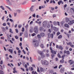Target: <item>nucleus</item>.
I'll return each instance as SVG.
<instances>
[{"label":"nucleus","instance_id":"1","mask_svg":"<svg viewBox=\"0 0 74 74\" xmlns=\"http://www.w3.org/2000/svg\"><path fill=\"white\" fill-rule=\"evenodd\" d=\"M33 42L34 43H35L34 45L33 44V45H35V47H38L39 45V43L37 42V41L36 40H33Z\"/></svg>","mask_w":74,"mask_h":74},{"label":"nucleus","instance_id":"2","mask_svg":"<svg viewBox=\"0 0 74 74\" xmlns=\"http://www.w3.org/2000/svg\"><path fill=\"white\" fill-rule=\"evenodd\" d=\"M42 64H44V65H48V62L47 61L45 60L42 62Z\"/></svg>","mask_w":74,"mask_h":74},{"label":"nucleus","instance_id":"3","mask_svg":"<svg viewBox=\"0 0 74 74\" xmlns=\"http://www.w3.org/2000/svg\"><path fill=\"white\" fill-rule=\"evenodd\" d=\"M34 32L35 33H38V27L35 26L34 27Z\"/></svg>","mask_w":74,"mask_h":74},{"label":"nucleus","instance_id":"4","mask_svg":"<svg viewBox=\"0 0 74 74\" xmlns=\"http://www.w3.org/2000/svg\"><path fill=\"white\" fill-rule=\"evenodd\" d=\"M73 23H74V20H72L71 21L69 20V22H68V24L69 25H73Z\"/></svg>","mask_w":74,"mask_h":74},{"label":"nucleus","instance_id":"5","mask_svg":"<svg viewBox=\"0 0 74 74\" xmlns=\"http://www.w3.org/2000/svg\"><path fill=\"white\" fill-rule=\"evenodd\" d=\"M67 44L68 45H70L71 47H72V48H74V45H72V43L71 42H69L68 43H67Z\"/></svg>","mask_w":74,"mask_h":74},{"label":"nucleus","instance_id":"6","mask_svg":"<svg viewBox=\"0 0 74 74\" xmlns=\"http://www.w3.org/2000/svg\"><path fill=\"white\" fill-rule=\"evenodd\" d=\"M64 54H66V53L67 55H70V51H66L65 50L64 51Z\"/></svg>","mask_w":74,"mask_h":74},{"label":"nucleus","instance_id":"7","mask_svg":"<svg viewBox=\"0 0 74 74\" xmlns=\"http://www.w3.org/2000/svg\"><path fill=\"white\" fill-rule=\"evenodd\" d=\"M64 71V69L63 68H61L60 69V72L61 73H62Z\"/></svg>","mask_w":74,"mask_h":74},{"label":"nucleus","instance_id":"8","mask_svg":"<svg viewBox=\"0 0 74 74\" xmlns=\"http://www.w3.org/2000/svg\"><path fill=\"white\" fill-rule=\"evenodd\" d=\"M69 62L71 65L72 64H73L74 62V61H73L72 60H70Z\"/></svg>","mask_w":74,"mask_h":74},{"label":"nucleus","instance_id":"9","mask_svg":"<svg viewBox=\"0 0 74 74\" xmlns=\"http://www.w3.org/2000/svg\"><path fill=\"white\" fill-rule=\"evenodd\" d=\"M60 4H63V2L62 1L60 0L59 1V2H58V4L60 5Z\"/></svg>","mask_w":74,"mask_h":74},{"label":"nucleus","instance_id":"10","mask_svg":"<svg viewBox=\"0 0 74 74\" xmlns=\"http://www.w3.org/2000/svg\"><path fill=\"white\" fill-rule=\"evenodd\" d=\"M43 26L44 27H45L47 26V22L45 21L43 23Z\"/></svg>","mask_w":74,"mask_h":74},{"label":"nucleus","instance_id":"11","mask_svg":"<svg viewBox=\"0 0 74 74\" xmlns=\"http://www.w3.org/2000/svg\"><path fill=\"white\" fill-rule=\"evenodd\" d=\"M51 53H52V54H54V55L56 54V51L54 50H53L52 51H51Z\"/></svg>","mask_w":74,"mask_h":74},{"label":"nucleus","instance_id":"12","mask_svg":"<svg viewBox=\"0 0 74 74\" xmlns=\"http://www.w3.org/2000/svg\"><path fill=\"white\" fill-rule=\"evenodd\" d=\"M13 70L14 71L13 72V73H17V71H16V68L15 67L14 68Z\"/></svg>","mask_w":74,"mask_h":74},{"label":"nucleus","instance_id":"13","mask_svg":"<svg viewBox=\"0 0 74 74\" xmlns=\"http://www.w3.org/2000/svg\"><path fill=\"white\" fill-rule=\"evenodd\" d=\"M40 71L41 72H42L43 71H44V69L42 67H40Z\"/></svg>","mask_w":74,"mask_h":74},{"label":"nucleus","instance_id":"14","mask_svg":"<svg viewBox=\"0 0 74 74\" xmlns=\"http://www.w3.org/2000/svg\"><path fill=\"white\" fill-rule=\"evenodd\" d=\"M64 26L65 27H67V28H69V25H68L67 24H64Z\"/></svg>","mask_w":74,"mask_h":74},{"label":"nucleus","instance_id":"15","mask_svg":"<svg viewBox=\"0 0 74 74\" xmlns=\"http://www.w3.org/2000/svg\"><path fill=\"white\" fill-rule=\"evenodd\" d=\"M38 53L41 56H42V55H43V53H42V51H38Z\"/></svg>","mask_w":74,"mask_h":74},{"label":"nucleus","instance_id":"16","mask_svg":"<svg viewBox=\"0 0 74 74\" xmlns=\"http://www.w3.org/2000/svg\"><path fill=\"white\" fill-rule=\"evenodd\" d=\"M59 49H60L61 50H63V47H62V46L61 45H60L59 46Z\"/></svg>","mask_w":74,"mask_h":74},{"label":"nucleus","instance_id":"17","mask_svg":"<svg viewBox=\"0 0 74 74\" xmlns=\"http://www.w3.org/2000/svg\"><path fill=\"white\" fill-rule=\"evenodd\" d=\"M33 7H34V6H32L30 8V10L31 11H34V10H33Z\"/></svg>","mask_w":74,"mask_h":74},{"label":"nucleus","instance_id":"18","mask_svg":"<svg viewBox=\"0 0 74 74\" xmlns=\"http://www.w3.org/2000/svg\"><path fill=\"white\" fill-rule=\"evenodd\" d=\"M8 51H9L11 53H12V52H13V50L12 49H9Z\"/></svg>","mask_w":74,"mask_h":74},{"label":"nucleus","instance_id":"19","mask_svg":"<svg viewBox=\"0 0 74 74\" xmlns=\"http://www.w3.org/2000/svg\"><path fill=\"white\" fill-rule=\"evenodd\" d=\"M40 46L41 48H43L44 47V45L42 43L40 45Z\"/></svg>","mask_w":74,"mask_h":74},{"label":"nucleus","instance_id":"20","mask_svg":"<svg viewBox=\"0 0 74 74\" xmlns=\"http://www.w3.org/2000/svg\"><path fill=\"white\" fill-rule=\"evenodd\" d=\"M62 38V36L61 35H59L58 37V39H60V38Z\"/></svg>","mask_w":74,"mask_h":74},{"label":"nucleus","instance_id":"21","mask_svg":"<svg viewBox=\"0 0 74 74\" xmlns=\"http://www.w3.org/2000/svg\"><path fill=\"white\" fill-rule=\"evenodd\" d=\"M47 35L48 36V38H51V34L49 33L47 34Z\"/></svg>","mask_w":74,"mask_h":74},{"label":"nucleus","instance_id":"22","mask_svg":"<svg viewBox=\"0 0 74 74\" xmlns=\"http://www.w3.org/2000/svg\"><path fill=\"white\" fill-rule=\"evenodd\" d=\"M29 70H30V71H33V68L32 67H29Z\"/></svg>","mask_w":74,"mask_h":74},{"label":"nucleus","instance_id":"23","mask_svg":"<svg viewBox=\"0 0 74 74\" xmlns=\"http://www.w3.org/2000/svg\"><path fill=\"white\" fill-rule=\"evenodd\" d=\"M66 22H69V18H66Z\"/></svg>","mask_w":74,"mask_h":74},{"label":"nucleus","instance_id":"24","mask_svg":"<svg viewBox=\"0 0 74 74\" xmlns=\"http://www.w3.org/2000/svg\"><path fill=\"white\" fill-rule=\"evenodd\" d=\"M37 37L38 38H41V36L40 34L38 35L37 36Z\"/></svg>","mask_w":74,"mask_h":74},{"label":"nucleus","instance_id":"25","mask_svg":"<svg viewBox=\"0 0 74 74\" xmlns=\"http://www.w3.org/2000/svg\"><path fill=\"white\" fill-rule=\"evenodd\" d=\"M0 74H4V72L3 71L1 70H0Z\"/></svg>","mask_w":74,"mask_h":74},{"label":"nucleus","instance_id":"26","mask_svg":"<svg viewBox=\"0 0 74 74\" xmlns=\"http://www.w3.org/2000/svg\"><path fill=\"white\" fill-rule=\"evenodd\" d=\"M6 8H8L9 9V10H10V11H12L11 9V8H10V7H9L6 6Z\"/></svg>","mask_w":74,"mask_h":74},{"label":"nucleus","instance_id":"27","mask_svg":"<svg viewBox=\"0 0 74 74\" xmlns=\"http://www.w3.org/2000/svg\"><path fill=\"white\" fill-rule=\"evenodd\" d=\"M43 29L44 28H43L42 27H40V31H42V30H43Z\"/></svg>","mask_w":74,"mask_h":74},{"label":"nucleus","instance_id":"28","mask_svg":"<svg viewBox=\"0 0 74 74\" xmlns=\"http://www.w3.org/2000/svg\"><path fill=\"white\" fill-rule=\"evenodd\" d=\"M65 57V55H64H64H63V56H62V60H64V58Z\"/></svg>","mask_w":74,"mask_h":74},{"label":"nucleus","instance_id":"29","mask_svg":"<svg viewBox=\"0 0 74 74\" xmlns=\"http://www.w3.org/2000/svg\"><path fill=\"white\" fill-rule=\"evenodd\" d=\"M53 24L54 25H55L56 26V25H57V24L56 23V21H54L53 22Z\"/></svg>","mask_w":74,"mask_h":74},{"label":"nucleus","instance_id":"30","mask_svg":"<svg viewBox=\"0 0 74 74\" xmlns=\"http://www.w3.org/2000/svg\"><path fill=\"white\" fill-rule=\"evenodd\" d=\"M57 56L59 58H61V56L60 55L59 53H58L57 55Z\"/></svg>","mask_w":74,"mask_h":74},{"label":"nucleus","instance_id":"31","mask_svg":"<svg viewBox=\"0 0 74 74\" xmlns=\"http://www.w3.org/2000/svg\"><path fill=\"white\" fill-rule=\"evenodd\" d=\"M53 29L55 30V31H56L57 29V28L54 27L53 28Z\"/></svg>","mask_w":74,"mask_h":74},{"label":"nucleus","instance_id":"32","mask_svg":"<svg viewBox=\"0 0 74 74\" xmlns=\"http://www.w3.org/2000/svg\"><path fill=\"white\" fill-rule=\"evenodd\" d=\"M0 8H1L3 10H4V8L2 6H1Z\"/></svg>","mask_w":74,"mask_h":74},{"label":"nucleus","instance_id":"33","mask_svg":"<svg viewBox=\"0 0 74 74\" xmlns=\"http://www.w3.org/2000/svg\"><path fill=\"white\" fill-rule=\"evenodd\" d=\"M41 35L42 37H44L45 36V34L44 33H42L41 34Z\"/></svg>","mask_w":74,"mask_h":74},{"label":"nucleus","instance_id":"34","mask_svg":"<svg viewBox=\"0 0 74 74\" xmlns=\"http://www.w3.org/2000/svg\"><path fill=\"white\" fill-rule=\"evenodd\" d=\"M60 63H64V60H60Z\"/></svg>","mask_w":74,"mask_h":74},{"label":"nucleus","instance_id":"35","mask_svg":"<svg viewBox=\"0 0 74 74\" xmlns=\"http://www.w3.org/2000/svg\"><path fill=\"white\" fill-rule=\"evenodd\" d=\"M41 56V57L42 58H45V55H44V54H43Z\"/></svg>","mask_w":74,"mask_h":74},{"label":"nucleus","instance_id":"36","mask_svg":"<svg viewBox=\"0 0 74 74\" xmlns=\"http://www.w3.org/2000/svg\"><path fill=\"white\" fill-rule=\"evenodd\" d=\"M9 32L10 33H13V32L12 31V29H10Z\"/></svg>","mask_w":74,"mask_h":74},{"label":"nucleus","instance_id":"37","mask_svg":"<svg viewBox=\"0 0 74 74\" xmlns=\"http://www.w3.org/2000/svg\"><path fill=\"white\" fill-rule=\"evenodd\" d=\"M24 31H25V28H24V27H23L22 28V32H23Z\"/></svg>","mask_w":74,"mask_h":74},{"label":"nucleus","instance_id":"38","mask_svg":"<svg viewBox=\"0 0 74 74\" xmlns=\"http://www.w3.org/2000/svg\"><path fill=\"white\" fill-rule=\"evenodd\" d=\"M46 56L47 57H49V54L46 53Z\"/></svg>","mask_w":74,"mask_h":74},{"label":"nucleus","instance_id":"39","mask_svg":"<svg viewBox=\"0 0 74 74\" xmlns=\"http://www.w3.org/2000/svg\"><path fill=\"white\" fill-rule=\"evenodd\" d=\"M60 34V32H58L57 33V36H59V34Z\"/></svg>","mask_w":74,"mask_h":74},{"label":"nucleus","instance_id":"40","mask_svg":"<svg viewBox=\"0 0 74 74\" xmlns=\"http://www.w3.org/2000/svg\"><path fill=\"white\" fill-rule=\"evenodd\" d=\"M56 48H57V49H59V45H56Z\"/></svg>","mask_w":74,"mask_h":74},{"label":"nucleus","instance_id":"41","mask_svg":"<svg viewBox=\"0 0 74 74\" xmlns=\"http://www.w3.org/2000/svg\"><path fill=\"white\" fill-rule=\"evenodd\" d=\"M0 67H1V70H3V67L2 66H1V65L0 64Z\"/></svg>","mask_w":74,"mask_h":74},{"label":"nucleus","instance_id":"42","mask_svg":"<svg viewBox=\"0 0 74 74\" xmlns=\"http://www.w3.org/2000/svg\"><path fill=\"white\" fill-rule=\"evenodd\" d=\"M68 74H73V73L71 72H68Z\"/></svg>","mask_w":74,"mask_h":74},{"label":"nucleus","instance_id":"43","mask_svg":"<svg viewBox=\"0 0 74 74\" xmlns=\"http://www.w3.org/2000/svg\"><path fill=\"white\" fill-rule=\"evenodd\" d=\"M62 66V65H60L58 67V68L59 69H60V68Z\"/></svg>","mask_w":74,"mask_h":74},{"label":"nucleus","instance_id":"44","mask_svg":"<svg viewBox=\"0 0 74 74\" xmlns=\"http://www.w3.org/2000/svg\"><path fill=\"white\" fill-rule=\"evenodd\" d=\"M22 27V25H18V27L19 28H21V27Z\"/></svg>","mask_w":74,"mask_h":74},{"label":"nucleus","instance_id":"45","mask_svg":"<svg viewBox=\"0 0 74 74\" xmlns=\"http://www.w3.org/2000/svg\"><path fill=\"white\" fill-rule=\"evenodd\" d=\"M15 38H16V39H18V36H15Z\"/></svg>","mask_w":74,"mask_h":74},{"label":"nucleus","instance_id":"46","mask_svg":"<svg viewBox=\"0 0 74 74\" xmlns=\"http://www.w3.org/2000/svg\"><path fill=\"white\" fill-rule=\"evenodd\" d=\"M66 35L67 36L68 38H70V36L69 35V34H67Z\"/></svg>","mask_w":74,"mask_h":74},{"label":"nucleus","instance_id":"47","mask_svg":"<svg viewBox=\"0 0 74 74\" xmlns=\"http://www.w3.org/2000/svg\"><path fill=\"white\" fill-rule=\"evenodd\" d=\"M35 35H36V34L35 33H33V34H32V36H35Z\"/></svg>","mask_w":74,"mask_h":74},{"label":"nucleus","instance_id":"48","mask_svg":"<svg viewBox=\"0 0 74 74\" xmlns=\"http://www.w3.org/2000/svg\"><path fill=\"white\" fill-rule=\"evenodd\" d=\"M15 30L16 32L17 33H18V30L17 29H16Z\"/></svg>","mask_w":74,"mask_h":74},{"label":"nucleus","instance_id":"49","mask_svg":"<svg viewBox=\"0 0 74 74\" xmlns=\"http://www.w3.org/2000/svg\"><path fill=\"white\" fill-rule=\"evenodd\" d=\"M51 10L52 11H53L55 10V8H54L51 7Z\"/></svg>","mask_w":74,"mask_h":74},{"label":"nucleus","instance_id":"50","mask_svg":"<svg viewBox=\"0 0 74 74\" xmlns=\"http://www.w3.org/2000/svg\"><path fill=\"white\" fill-rule=\"evenodd\" d=\"M52 42H51L50 43V44H49L50 47H51V46H52Z\"/></svg>","mask_w":74,"mask_h":74},{"label":"nucleus","instance_id":"51","mask_svg":"<svg viewBox=\"0 0 74 74\" xmlns=\"http://www.w3.org/2000/svg\"><path fill=\"white\" fill-rule=\"evenodd\" d=\"M32 67H35V68H36V66L34 64H32Z\"/></svg>","mask_w":74,"mask_h":74},{"label":"nucleus","instance_id":"52","mask_svg":"<svg viewBox=\"0 0 74 74\" xmlns=\"http://www.w3.org/2000/svg\"><path fill=\"white\" fill-rule=\"evenodd\" d=\"M32 16L33 17H36V14H33Z\"/></svg>","mask_w":74,"mask_h":74},{"label":"nucleus","instance_id":"53","mask_svg":"<svg viewBox=\"0 0 74 74\" xmlns=\"http://www.w3.org/2000/svg\"><path fill=\"white\" fill-rule=\"evenodd\" d=\"M1 64H3V61L1 60L0 62Z\"/></svg>","mask_w":74,"mask_h":74},{"label":"nucleus","instance_id":"54","mask_svg":"<svg viewBox=\"0 0 74 74\" xmlns=\"http://www.w3.org/2000/svg\"><path fill=\"white\" fill-rule=\"evenodd\" d=\"M37 71H38V72L39 73H40V70H39V68H37Z\"/></svg>","mask_w":74,"mask_h":74},{"label":"nucleus","instance_id":"55","mask_svg":"<svg viewBox=\"0 0 74 74\" xmlns=\"http://www.w3.org/2000/svg\"><path fill=\"white\" fill-rule=\"evenodd\" d=\"M54 56H55V55L54 54L51 55V57H52V58H53V57H54Z\"/></svg>","mask_w":74,"mask_h":74},{"label":"nucleus","instance_id":"56","mask_svg":"<svg viewBox=\"0 0 74 74\" xmlns=\"http://www.w3.org/2000/svg\"><path fill=\"white\" fill-rule=\"evenodd\" d=\"M16 11L18 12V13H20V12H21V10H17Z\"/></svg>","mask_w":74,"mask_h":74},{"label":"nucleus","instance_id":"57","mask_svg":"<svg viewBox=\"0 0 74 74\" xmlns=\"http://www.w3.org/2000/svg\"><path fill=\"white\" fill-rule=\"evenodd\" d=\"M23 52L24 54H26V52H25V50H23Z\"/></svg>","mask_w":74,"mask_h":74},{"label":"nucleus","instance_id":"58","mask_svg":"<svg viewBox=\"0 0 74 74\" xmlns=\"http://www.w3.org/2000/svg\"><path fill=\"white\" fill-rule=\"evenodd\" d=\"M9 21H10V22H13V20H12V19L11 18L10 19Z\"/></svg>","mask_w":74,"mask_h":74},{"label":"nucleus","instance_id":"59","mask_svg":"<svg viewBox=\"0 0 74 74\" xmlns=\"http://www.w3.org/2000/svg\"><path fill=\"white\" fill-rule=\"evenodd\" d=\"M54 69H57L58 68V66H54L53 67Z\"/></svg>","mask_w":74,"mask_h":74},{"label":"nucleus","instance_id":"60","mask_svg":"<svg viewBox=\"0 0 74 74\" xmlns=\"http://www.w3.org/2000/svg\"><path fill=\"white\" fill-rule=\"evenodd\" d=\"M48 31H49V33H51V29H49L48 30Z\"/></svg>","mask_w":74,"mask_h":74},{"label":"nucleus","instance_id":"61","mask_svg":"<svg viewBox=\"0 0 74 74\" xmlns=\"http://www.w3.org/2000/svg\"><path fill=\"white\" fill-rule=\"evenodd\" d=\"M25 68H27V64H25Z\"/></svg>","mask_w":74,"mask_h":74},{"label":"nucleus","instance_id":"62","mask_svg":"<svg viewBox=\"0 0 74 74\" xmlns=\"http://www.w3.org/2000/svg\"><path fill=\"white\" fill-rule=\"evenodd\" d=\"M47 28H49L50 27V25H47Z\"/></svg>","mask_w":74,"mask_h":74},{"label":"nucleus","instance_id":"63","mask_svg":"<svg viewBox=\"0 0 74 74\" xmlns=\"http://www.w3.org/2000/svg\"><path fill=\"white\" fill-rule=\"evenodd\" d=\"M21 50H19L18 51V53H21Z\"/></svg>","mask_w":74,"mask_h":74},{"label":"nucleus","instance_id":"64","mask_svg":"<svg viewBox=\"0 0 74 74\" xmlns=\"http://www.w3.org/2000/svg\"><path fill=\"white\" fill-rule=\"evenodd\" d=\"M71 31H72V32H74V29L73 28H72L71 29Z\"/></svg>","mask_w":74,"mask_h":74}]
</instances>
